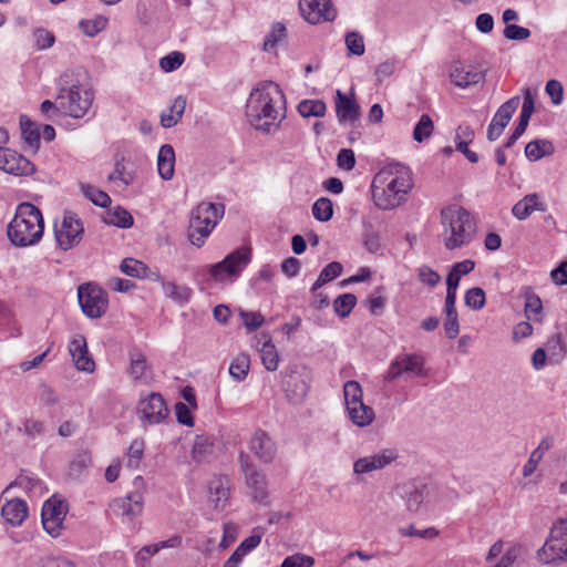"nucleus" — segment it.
Returning a JSON list of instances; mask_svg holds the SVG:
<instances>
[{"label": "nucleus", "instance_id": "obj_15", "mask_svg": "<svg viewBox=\"0 0 567 567\" xmlns=\"http://www.w3.org/2000/svg\"><path fill=\"white\" fill-rule=\"evenodd\" d=\"M141 420L148 424H158L168 416V409L161 393L152 392L138 401Z\"/></svg>", "mask_w": 567, "mask_h": 567}, {"label": "nucleus", "instance_id": "obj_12", "mask_svg": "<svg viewBox=\"0 0 567 567\" xmlns=\"http://www.w3.org/2000/svg\"><path fill=\"white\" fill-rule=\"evenodd\" d=\"M424 358L416 353H402L394 358L385 374L386 381H394L403 374L425 377Z\"/></svg>", "mask_w": 567, "mask_h": 567}, {"label": "nucleus", "instance_id": "obj_43", "mask_svg": "<svg viewBox=\"0 0 567 567\" xmlns=\"http://www.w3.org/2000/svg\"><path fill=\"white\" fill-rule=\"evenodd\" d=\"M80 188L85 198L90 199L94 205L105 208L111 204V197L93 185L82 183Z\"/></svg>", "mask_w": 567, "mask_h": 567}, {"label": "nucleus", "instance_id": "obj_4", "mask_svg": "<svg viewBox=\"0 0 567 567\" xmlns=\"http://www.w3.org/2000/svg\"><path fill=\"white\" fill-rule=\"evenodd\" d=\"M443 226V241L449 250L467 246L476 234V224L473 216L465 208L456 205L447 206L441 210Z\"/></svg>", "mask_w": 567, "mask_h": 567}, {"label": "nucleus", "instance_id": "obj_47", "mask_svg": "<svg viewBox=\"0 0 567 567\" xmlns=\"http://www.w3.org/2000/svg\"><path fill=\"white\" fill-rule=\"evenodd\" d=\"M312 215L319 221H329L333 216L332 202L327 197L317 199L312 205Z\"/></svg>", "mask_w": 567, "mask_h": 567}, {"label": "nucleus", "instance_id": "obj_32", "mask_svg": "<svg viewBox=\"0 0 567 567\" xmlns=\"http://www.w3.org/2000/svg\"><path fill=\"white\" fill-rule=\"evenodd\" d=\"M162 289L166 298H169L179 306L186 305L193 295L187 286H179L174 281H162Z\"/></svg>", "mask_w": 567, "mask_h": 567}, {"label": "nucleus", "instance_id": "obj_50", "mask_svg": "<svg viewBox=\"0 0 567 567\" xmlns=\"http://www.w3.org/2000/svg\"><path fill=\"white\" fill-rule=\"evenodd\" d=\"M20 431L28 436L30 440H35L37 437L44 434L45 431V424L43 421L38 419H25L22 422V427H20Z\"/></svg>", "mask_w": 567, "mask_h": 567}, {"label": "nucleus", "instance_id": "obj_24", "mask_svg": "<svg viewBox=\"0 0 567 567\" xmlns=\"http://www.w3.org/2000/svg\"><path fill=\"white\" fill-rule=\"evenodd\" d=\"M69 351L78 370L92 372L95 363L91 358L84 336H75L69 346Z\"/></svg>", "mask_w": 567, "mask_h": 567}, {"label": "nucleus", "instance_id": "obj_9", "mask_svg": "<svg viewBox=\"0 0 567 567\" xmlns=\"http://www.w3.org/2000/svg\"><path fill=\"white\" fill-rule=\"evenodd\" d=\"M78 299L83 313L89 318H101L107 310V295L96 284L86 282L79 286Z\"/></svg>", "mask_w": 567, "mask_h": 567}, {"label": "nucleus", "instance_id": "obj_54", "mask_svg": "<svg viewBox=\"0 0 567 567\" xmlns=\"http://www.w3.org/2000/svg\"><path fill=\"white\" fill-rule=\"evenodd\" d=\"M185 61V54L179 51H173L159 60V66L164 72L177 70Z\"/></svg>", "mask_w": 567, "mask_h": 567}, {"label": "nucleus", "instance_id": "obj_31", "mask_svg": "<svg viewBox=\"0 0 567 567\" xmlns=\"http://www.w3.org/2000/svg\"><path fill=\"white\" fill-rule=\"evenodd\" d=\"M214 440L209 435H196L193 449H192V457L197 462H206L214 453Z\"/></svg>", "mask_w": 567, "mask_h": 567}, {"label": "nucleus", "instance_id": "obj_13", "mask_svg": "<svg viewBox=\"0 0 567 567\" xmlns=\"http://www.w3.org/2000/svg\"><path fill=\"white\" fill-rule=\"evenodd\" d=\"M109 506L113 515L123 523H133L143 513L144 498L140 492H132L124 497L114 498Z\"/></svg>", "mask_w": 567, "mask_h": 567}, {"label": "nucleus", "instance_id": "obj_64", "mask_svg": "<svg viewBox=\"0 0 567 567\" xmlns=\"http://www.w3.org/2000/svg\"><path fill=\"white\" fill-rule=\"evenodd\" d=\"M419 279L429 287H435L440 282L441 277L432 268L427 266H422L419 269Z\"/></svg>", "mask_w": 567, "mask_h": 567}, {"label": "nucleus", "instance_id": "obj_27", "mask_svg": "<svg viewBox=\"0 0 567 567\" xmlns=\"http://www.w3.org/2000/svg\"><path fill=\"white\" fill-rule=\"evenodd\" d=\"M431 485L423 481L410 483L405 489V503L410 512H419L431 494Z\"/></svg>", "mask_w": 567, "mask_h": 567}, {"label": "nucleus", "instance_id": "obj_45", "mask_svg": "<svg viewBox=\"0 0 567 567\" xmlns=\"http://www.w3.org/2000/svg\"><path fill=\"white\" fill-rule=\"evenodd\" d=\"M434 131V123L430 115L423 114L414 126L413 140L422 143L429 140Z\"/></svg>", "mask_w": 567, "mask_h": 567}, {"label": "nucleus", "instance_id": "obj_8", "mask_svg": "<svg viewBox=\"0 0 567 567\" xmlns=\"http://www.w3.org/2000/svg\"><path fill=\"white\" fill-rule=\"evenodd\" d=\"M238 461L251 501L266 505L268 503V481L266 474L252 464L249 455L245 452L239 453Z\"/></svg>", "mask_w": 567, "mask_h": 567}, {"label": "nucleus", "instance_id": "obj_49", "mask_svg": "<svg viewBox=\"0 0 567 567\" xmlns=\"http://www.w3.org/2000/svg\"><path fill=\"white\" fill-rule=\"evenodd\" d=\"M144 441L142 439H135L127 450V466L136 470L140 466L144 454Z\"/></svg>", "mask_w": 567, "mask_h": 567}, {"label": "nucleus", "instance_id": "obj_1", "mask_svg": "<svg viewBox=\"0 0 567 567\" xmlns=\"http://www.w3.org/2000/svg\"><path fill=\"white\" fill-rule=\"evenodd\" d=\"M412 187L410 168L401 163H390L373 177L371 190L374 204L383 210L393 209L405 200Z\"/></svg>", "mask_w": 567, "mask_h": 567}, {"label": "nucleus", "instance_id": "obj_3", "mask_svg": "<svg viewBox=\"0 0 567 567\" xmlns=\"http://www.w3.org/2000/svg\"><path fill=\"white\" fill-rule=\"evenodd\" d=\"M43 230L44 221L41 210L31 203H21L7 233L14 246L27 247L37 244L42 238Z\"/></svg>", "mask_w": 567, "mask_h": 567}, {"label": "nucleus", "instance_id": "obj_5", "mask_svg": "<svg viewBox=\"0 0 567 567\" xmlns=\"http://www.w3.org/2000/svg\"><path fill=\"white\" fill-rule=\"evenodd\" d=\"M93 99L92 90L74 80L73 74L64 73L61 76L56 101L63 114L82 118L89 112Z\"/></svg>", "mask_w": 567, "mask_h": 567}, {"label": "nucleus", "instance_id": "obj_36", "mask_svg": "<svg viewBox=\"0 0 567 567\" xmlns=\"http://www.w3.org/2000/svg\"><path fill=\"white\" fill-rule=\"evenodd\" d=\"M554 153V145L547 140H535L529 142L525 147V155L529 161H538L544 156Z\"/></svg>", "mask_w": 567, "mask_h": 567}, {"label": "nucleus", "instance_id": "obj_52", "mask_svg": "<svg viewBox=\"0 0 567 567\" xmlns=\"http://www.w3.org/2000/svg\"><path fill=\"white\" fill-rule=\"evenodd\" d=\"M286 37V27L285 24L277 22L272 25L270 32L266 35L264 41V50L270 51L275 49V47L284 40Z\"/></svg>", "mask_w": 567, "mask_h": 567}, {"label": "nucleus", "instance_id": "obj_55", "mask_svg": "<svg viewBox=\"0 0 567 567\" xmlns=\"http://www.w3.org/2000/svg\"><path fill=\"white\" fill-rule=\"evenodd\" d=\"M34 45L37 50H47L51 48L55 42V37L52 32L38 28L33 31Z\"/></svg>", "mask_w": 567, "mask_h": 567}, {"label": "nucleus", "instance_id": "obj_16", "mask_svg": "<svg viewBox=\"0 0 567 567\" xmlns=\"http://www.w3.org/2000/svg\"><path fill=\"white\" fill-rule=\"evenodd\" d=\"M309 381V373L306 369H291L282 382L288 400L295 404L301 403L308 394Z\"/></svg>", "mask_w": 567, "mask_h": 567}, {"label": "nucleus", "instance_id": "obj_40", "mask_svg": "<svg viewBox=\"0 0 567 567\" xmlns=\"http://www.w3.org/2000/svg\"><path fill=\"white\" fill-rule=\"evenodd\" d=\"M343 395H344V402L346 406L353 405L352 410L354 411L355 406H362V396L363 391L359 382L357 381H348L343 385Z\"/></svg>", "mask_w": 567, "mask_h": 567}, {"label": "nucleus", "instance_id": "obj_26", "mask_svg": "<svg viewBox=\"0 0 567 567\" xmlns=\"http://www.w3.org/2000/svg\"><path fill=\"white\" fill-rule=\"evenodd\" d=\"M209 501L216 509H224L230 495V480L226 475L215 476L208 486Z\"/></svg>", "mask_w": 567, "mask_h": 567}, {"label": "nucleus", "instance_id": "obj_22", "mask_svg": "<svg viewBox=\"0 0 567 567\" xmlns=\"http://www.w3.org/2000/svg\"><path fill=\"white\" fill-rule=\"evenodd\" d=\"M450 79L456 86L466 89L483 81L484 74L471 64L456 61L451 66Z\"/></svg>", "mask_w": 567, "mask_h": 567}, {"label": "nucleus", "instance_id": "obj_30", "mask_svg": "<svg viewBox=\"0 0 567 567\" xmlns=\"http://www.w3.org/2000/svg\"><path fill=\"white\" fill-rule=\"evenodd\" d=\"M175 152L172 145L161 146L157 155V171L164 181H171L174 176Z\"/></svg>", "mask_w": 567, "mask_h": 567}, {"label": "nucleus", "instance_id": "obj_6", "mask_svg": "<svg viewBox=\"0 0 567 567\" xmlns=\"http://www.w3.org/2000/svg\"><path fill=\"white\" fill-rule=\"evenodd\" d=\"M225 214V206L220 203L202 202L192 212L188 239L192 245L202 247L206 238L214 230Z\"/></svg>", "mask_w": 567, "mask_h": 567}, {"label": "nucleus", "instance_id": "obj_35", "mask_svg": "<svg viewBox=\"0 0 567 567\" xmlns=\"http://www.w3.org/2000/svg\"><path fill=\"white\" fill-rule=\"evenodd\" d=\"M352 406L353 405H348L346 408L349 419L353 424H355L359 427H365L373 422L375 414L371 406L362 402V406H355L354 412L352 410Z\"/></svg>", "mask_w": 567, "mask_h": 567}, {"label": "nucleus", "instance_id": "obj_38", "mask_svg": "<svg viewBox=\"0 0 567 567\" xmlns=\"http://www.w3.org/2000/svg\"><path fill=\"white\" fill-rule=\"evenodd\" d=\"M342 265L338 261H332L328 264L320 272L319 277L315 281V284L311 287V292H316L318 289H320L323 285L327 282L332 281L337 277H339L342 272Z\"/></svg>", "mask_w": 567, "mask_h": 567}, {"label": "nucleus", "instance_id": "obj_48", "mask_svg": "<svg viewBox=\"0 0 567 567\" xmlns=\"http://www.w3.org/2000/svg\"><path fill=\"white\" fill-rule=\"evenodd\" d=\"M357 303V297L353 293L340 295L333 302L336 313L346 318L350 315Z\"/></svg>", "mask_w": 567, "mask_h": 567}, {"label": "nucleus", "instance_id": "obj_17", "mask_svg": "<svg viewBox=\"0 0 567 567\" xmlns=\"http://www.w3.org/2000/svg\"><path fill=\"white\" fill-rule=\"evenodd\" d=\"M66 515V506L58 499H48L42 506V525L48 534L58 537L62 530V524Z\"/></svg>", "mask_w": 567, "mask_h": 567}, {"label": "nucleus", "instance_id": "obj_42", "mask_svg": "<svg viewBox=\"0 0 567 567\" xmlns=\"http://www.w3.org/2000/svg\"><path fill=\"white\" fill-rule=\"evenodd\" d=\"M264 367L268 371H276L279 363V355L275 344L267 339L259 350Z\"/></svg>", "mask_w": 567, "mask_h": 567}, {"label": "nucleus", "instance_id": "obj_10", "mask_svg": "<svg viewBox=\"0 0 567 567\" xmlns=\"http://www.w3.org/2000/svg\"><path fill=\"white\" fill-rule=\"evenodd\" d=\"M250 261L249 249H236L224 260L208 267V271L214 280L223 281L227 277H238L243 269Z\"/></svg>", "mask_w": 567, "mask_h": 567}, {"label": "nucleus", "instance_id": "obj_29", "mask_svg": "<svg viewBox=\"0 0 567 567\" xmlns=\"http://www.w3.org/2000/svg\"><path fill=\"white\" fill-rule=\"evenodd\" d=\"M535 210L545 212L546 205L537 194H529L513 206L512 213L517 219L524 220Z\"/></svg>", "mask_w": 567, "mask_h": 567}, {"label": "nucleus", "instance_id": "obj_23", "mask_svg": "<svg viewBox=\"0 0 567 567\" xmlns=\"http://www.w3.org/2000/svg\"><path fill=\"white\" fill-rule=\"evenodd\" d=\"M336 114L340 124L349 122L353 125L359 121L360 106L355 102L353 94L351 96L344 94L340 90L336 92Z\"/></svg>", "mask_w": 567, "mask_h": 567}, {"label": "nucleus", "instance_id": "obj_20", "mask_svg": "<svg viewBox=\"0 0 567 567\" xmlns=\"http://www.w3.org/2000/svg\"><path fill=\"white\" fill-rule=\"evenodd\" d=\"M518 105L519 96H514L498 107L487 128L488 141H496L503 134Z\"/></svg>", "mask_w": 567, "mask_h": 567}, {"label": "nucleus", "instance_id": "obj_25", "mask_svg": "<svg viewBox=\"0 0 567 567\" xmlns=\"http://www.w3.org/2000/svg\"><path fill=\"white\" fill-rule=\"evenodd\" d=\"M250 451L264 463H270L275 458L277 447L271 437L258 430L249 441Z\"/></svg>", "mask_w": 567, "mask_h": 567}, {"label": "nucleus", "instance_id": "obj_61", "mask_svg": "<svg viewBox=\"0 0 567 567\" xmlns=\"http://www.w3.org/2000/svg\"><path fill=\"white\" fill-rule=\"evenodd\" d=\"M346 44L352 54L362 55L364 53L363 38L358 32H349L346 35Z\"/></svg>", "mask_w": 567, "mask_h": 567}, {"label": "nucleus", "instance_id": "obj_59", "mask_svg": "<svg viewBox=\"0 0 567 567\" xmlns=\"http://www.w3.org/2000/svg\"><path fill=\"white\" fill-rule=\"evenodd\" d=\"M239 315L248 332L257 330L264 323V317L259 312L240 311Z\"/></svg>", "mask_w": 567, "mask_h": 567}, {"label": "nucleus", "instance_id": "obj_39", "mask_svg": "<svg viewBox=\"0 0 567 567\" xmlns=\"http://www.w3.org/2000/svg\"><path fill=\"white\" fill-rule=\"evenodd\" d=\"M298 112L303 117H322L327 112V104L322 100H303L298 104Z\"/></svg>", "mask_w": 567, "mask_h": 567}, {"label": "nucleus", "instance_id": "obj_60", "mask_svg": "<svg viewBox=\"0 0 567 567\" xmlns=\"http://www.w3.org/2000/svg\"><path fill=\"white\" fill-rule=\"evenodd\" d=\"M504 37L513 41H523L530 37V31L517 24H507L504 29Z\"/></svg>", "mask_w": 567, "mask_h": 567}, {"label": "nucleus", "instance_id": "obj_46", "mask_svg": "<svg viewBox=\"0 0 567 567\" xmlns=\"http://www.w3.org/2000/svg\"><path fill=\"white\" fill-rule=\"evenodd\" d=\"M107 179L112 183L126 187L133 184L134 174L126 172L123 158H121L120 161H116L114 171L109 175Z\"/></svg>", "mask_w": 567, "mask_h": 567}, {"label": "nucleus", "instance_id": "obj_44", "mask_svg": "<svg viewBox=\"0 0 567 567\" xmlns=\"http://www.w3.org/2000/svg\"><path fill=\"white\" fill-rule=\"evenodd\" d=\"M250 367L249 357L245 353L237 355L229 365V374L238 382L246 379Z\"/></svg>", "mask_w": 567, "mask_h": 567}, {"label": "nucleus", "instance_id": "obj_37", "mask_svg": "<svg viewBox=\"0 0 567 567\" xmlns=\"http://www.w3.org/2000/svg\"><path fill=\"white\" fill-rule=\"evenodd\" d=\"M549 360L560 362L567 354V347L563 340L561 332L551 334L546 342Z\"/></svg>", "mask_w": 567, "mask_h": 567}, {"label": "nucleus", "instance_id": "obj_33", "mask_svg": "<svg viewBox=\"0 0 567 567\" xmlns=\"http://www.w3.org/2000/svg\"><path fill=\"white\" fill-rule=\"evenodd\" d=\"M186 107V99L184 96H177L168 112H163L161 115V124L165 128L175 126L182 118Z\"/></svg>", "mask_w": 567, "mask_h": 567}, {"label": "nucleus", "instance_id": "obj_19", "mask_svg": "<svg viewBox=\"0 0 567 567\" xmlns=\"http://www.w3.org/2000/svg\"><path fill=\"white\" fill-rule=\"evenodd\" d=\"M0 169L14 176L29 175L34 172L33 164L24 156L10 148L0 147Z\"/></svg>", "mask_w": 567, "mask_h": 567}, {"label": "nucleus", "instance_id": "obj_56", "mask_svg": "<svg viewBox=\"0 0 567 567\" xmlns=\"http://www.w3.org/2000/svg\"><path fill=\"white\" fill-rule=\"evenodd\" d=\"M38 398L40 403L44 406L55 405L60 400L55 390L47 383L39 385Z\"/></svg>", "mask_w": 567, "mask_h": 567}, {"label": "nucleus", "instance_id": "obj_7", "mask_svg": "<svg viewBox=\"0 0 567 567\" xmlns=\"http://www.w3.org/2000/svg\"><path fill=\"white\" fill-rule=\"evenodd\" d=\"M537 558L544 564L567 558V518H559L553 524L545 544L537 550Z\"/></svg>", "mask_w": 567, "mask_h": 567}, {"label": "nucleus", "instance_id": "obj_14", "mask_svg": "<svg viewBox=\"0 0 567 567\" xmlns=\"http://www.w3.org/2000/svg\"><path fill=\"white\" fill-rule=\"evenodd\" d=\"M299 9L305 20L311 24L333 21L337 17L331 0H299Z\"/></svg>", "mask_w": 567, "mask_h": 567}, {"label": "nucleus", "instance_id": "obj_28", "mask_svg": "<svg viewBox=\"0 0 567 567\" xmlns=\"http://www.w3.org/2000/svg\"><path fill=\"white\" fill-rule=\"evenodd\" d=\"M3 519L13 527L22 525L28 516V505L23 499L7 501L1 508Z\"/></svg>", "mask_w": 567, "mask_h": 567}, {"label": "nucleus", "instance_id": "obj_53", "mask_svg": "<svg viewBox=\"0 0 567 567\" xmlns=\"http://www.w3.org/2000/svg\"><path fill=\"white\" fill-rule=\"evenodd\" d=\"M485 292L480 287H474L465 292V305L473 310H481L485 306Z\"/></svg>", "mask_w": 567, "mask_h": 567}, {"label": "nucleus", "instance_id": "obj_57", "mask_svg": "<svg viewBox=\"0 0 567 567\" xmlns=\"http://www.w3.org/2000/svg\"><path fill=\"white\" fill-rule=\"evenodd\" d=\"M315 559L303 554H295L284 559L280 567H312Z\"/></svg>", "mask_w": 567, "mask_h": 567}, {"label": "nucleus", "instance_id": "obj_58", "mask_svg": "<svg viewBox=\"0 0 567 567\" xmlns=\"http://www.w3.org/2000/svg\"><path fill=\"white\" fill-rule=\"evenodd\" d=\"M400 534L406 537H420L424 539H433L439 535L437 529L434 527H429L425 529H417L413 525H410L408 528L400 529Z\"/></svg>", "mask_w": 567, "mask_h": 567}, {"label": "nucleus", "instance_id": "obj_51", "mask_svg": "<svg viewBox=\"0 0 567 567\" xmlns=\"http://www.w3.org/2000/svg\"><path fill=\"white\" fill-rule=\"evenodd\" d=\"M120 269L127 276L142 279L145 276L146 265L134 258H125L122 260Z\"/></svg>", "mask_w": 567, "mask_h": 567}, {"label": "nucleus", "instance_id": "obj_21", "mask_svg": "<svg viewBox=\"0 0 567 567\" xmlns=\"http://www.w3.org/2000/svg\"><path fill=\"white\" fill-rule=\"evenodd\" d=\"M130 365L127 374L135 384H150L153 380V371L146 357L138 349H132L128 352Z\"/></svg>", "mask_w": 567, "mask_h": 567}, {"label": "nucleus", "instance_id": "obj_41", "mask_svg": "<svg viewBox=\"0 0 567 567\" xmlns=\"http://www.w3.org/2000/svg\"><path fill=\"white\" fill-rule=\"evenodd\" d=\"M20 127L25 143L31 147H38L40 144V132L37 125L28 116L21 115Z\"/></svg>", "mask_w": 567, "mask_h": 567}, {"label": "nucleus", "instance_id": "obj_34", "mask_svg": "<svg viewBox=\"0 0 567 567\" xmlns=\"http://www.w3.org/2000/svg\"><path fill=\"white\" fill-rule=\"evenodd\" d=\"M103 221L107 225L116 226L120 228H130L134 224L133 216L122 207H116L105 212L103 215Z\"/></svg>", "mask_w": 567, "mask_h": 567}, {"label": "nucleus", "instance_id": "obj_2", "mask_svg": "<svg viewBox=\"0 0 567 567\" xmlns=\"http://www.w3.org/2000/svg\"><path fill=\"white\" fill-rule=\"evenodd\" d=\"M285 96L279 85L268 81L251 91L246 104V116L258 130L269 131V126L282 117Z\"/></svg>", "mask_w": 567, "mask_h": 567}, {"label": "nucleus", "instance_id": "obj_18", "mask_svg": "<svg viewBox=\"0 0 567 567\" xmlns=\"http://www.w3.org/2000/svg\"><path fill=\"white\" fill-rule=\"evenodd\" d=\"M396 457L398 453L394 450L384 449L379 453L358 458L353 463V473L362 475L382 470L391 464Z\"/></svg>", "mask_w": 567, "mask_h": 567}, {"label": "nucleus", "instance_id": "obj_11", "mask_svg": "<svg viewBox=\"0 0 567 567\" xmlns=\"http://www.w3.org/2000/svg\"><path fill=\"white\" fill-rule=\"evenodd\" d=\"M84 228L81 220L75 214L65 212L62 223L54 226V235L59 247L63 250H69L79 245Z\"/></svg>", "mask_w": 567, "mask_h": 567}, {"label": "nucleus", "instance_id": "obj_63", "mask_svg": "<svg viewBox=\"0 0 567 567\" xmlns=\"http://www.w3.org/2000/svg\"><path fill=\"white\" fill-rule=\"evenodd\" d=\"M337 164L344 171L353 169L355 165V156L353 151L350 148L340 150L337 156Z\"/></svg>", "mask_w": 567, "mask_h": 567}, {"label": "nucleus", "instance_id": "obj_62", "mask_svg": "<svg viewBox=\"0 0 567 567\" xmlns=\"http://www.w3.org/2000/svg\"><path fill=\"white\" fill-rule=\"evenodd\" d=\"M534 112V96L532 91L527 87L524 90V102L519 115V121L529 123L530 116Z\"/></svg>", "mask_w": 567, "mask_h": 567}]
</instances>
